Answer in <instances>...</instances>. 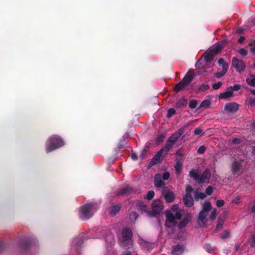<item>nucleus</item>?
Returning a JSON list of instances; mask_svg holds the SVG:
<instances>
[{"instance_id": "obj_1", "label": "nucleus", "mask_w": 255, "mask_h": 255, "mask_svg": "<svg viewBox=\"0 0 255 255\" xmlns=\"http://www.w3.org/2000/svg\"><path fill=\"white\" fill-rule=\"evenodd\" d=\"M49 144L46 148V152L49 153L64 145L63 140L57 135H53L48 140Z\"/></svg>"}, {"instance_id": "obj_2", "label": "nucleus", "mask_w": 255, "mask_h": 255, "mask_svg": "<svg viewBox=\"0 0 255 255\" xmlns=\"http://www.w3.org/2000/svg\"><path fill=\"white\" fill-rule=\"evenodd\" d=\"M133 236L132 230L128 227H124L118 235V239L122 245H124L126 241L131 242Z\"/></svg>"}, {"instance_id": "obj_3", "label": "nucleus", "mask_w": 255, "mask_h": 255, "mask_svg": "<svg viewBox=\"0 0 255 255\" xmlns=\"http://www.w3.org/2000/svg\"><path fill=\"white\" fill-rule=\"evenodd\" d=\"M93 208L94 205L91 203L86 204L82 206L80 209L79 216L80 218L83 220H86L92 217L93 215L92 212Z\"/></svg>"}, {"instance_id": "obj_4", "label": "nucleus", "mask_w": 255, "mask_h": 255, "mask_svg": "<svg viewBox=\"0 0 255 255\" xmlns=\"http://www.w3.org/2000/svg\"><path fill=\"white\" fill-rule=\"evenodd\" d=\"M168 152L164 147L162 148L153 156L148 164V167L150 168L154 165L161 163L163 160V158L168 154Z\"/></svg>"}, {"instance_id": "obj_5", "label": "nucleus", "mask_w": 255, "mask_h": 255, "mask_svg": "<svg viewBox=\"0 0 255 255\" xmlns=\"http://www.w3.org/2000/svg\"><path fill=\"white\" fill-rule=\"evenodd\" d=\"M163 209L162 202L159 199L155 200L152 204V210L149 211L148 214L151 217H155L160 214Z\"/></svg>"}, {"instance_id": "obj_6", "label": "nucleus", "mask_w": 255, "mask_h": 255, "mask_svg": "<svg viewBox=\"0 0 255 255\" xmlns=\"http://www.w3.org/2000/svg\"><path fill=\"white\" fill-rule=\"evenodd\" d=\"M140 193L139 190L135 189L129 185H126L119 189L116 194L118 196H129L134 193Z\"/></svg>"}, {"instance_id": "obj_7", "label": "nucleus", "mask_w": 255, "mask_h": 255, "mask_svg": "<svg viewBox=\"0 0 255 255\" xmlns=\"http://www.w3.org/2000/svg\"><path fill=\"white\" fill-rule=\"evenodd\" d=\"M221 48L219 47H216L214 49L210 50L205 52L203 56H204V59L206 63V65L208 66L211 61L213 60L215 56L220 51Z\"/></svg>"}, {"instance_id": "obj_8", "label": "nucleus", "mask_w": 255, "mask_h": 255, "mask_svg": "<svg viewBox=\"0 0 255 255\" xmlns=\"http://www.w3.org/2000/svg\"><path fill=\"white\" fill-rule=\"evenodd\" d=\"M162 194L167 203L173 202L175 199V194L168 187H163Z\"/></svg>"}, {"instance_id": "obj_9", "label": "nucleus", "mask_w": 255, "mask_h": 255, "mask_svg": "<svg viewBox=\"0 0 255 255\" xmlns=\"http://www.w3.org/2000/svg\"><path fill=\"white\" fill-rule=\"evenodd\" d=\"M179 138L180 137H178V135L174 132L168 138L164 147L166 148L167 151H169L172 149L173 145L179 139Z\"/></svg>"}, {"instance_id": "obj_10", "label": "nucleus", "mask_w": 255, "mask_h": 255, "mask_svg": "<svg viewBox=\"0 0 255 255\" xmlns=\"http://www.w3.org/2000/svg\"><path fill=\"white\" fill-rule=\"evenodd\" d=\"M166 221H165V226L167 228H171L172 225L170 224H172L173 226H175L177 224V221L175 220V217L174 215L168 211L166 212Z\"/></svg>"}, {"instance_id": "obj_11", "label": "nucleus", "mask_w": 255, "mask_h": 255, "mask_svg": "<svg viewBox=\"0 0 255 255\" xmlns=\"http://www.w3.org/2000/svg\"><path fill=\"white\" fill-rule=\"evenodd\" d=\"M243 162V161L242 160H240L237 161H235L232 163L231 169L234 175L239 176L241 174L242 164Z\"/></svg>"}, {"instance_id": "obj_12", "label": "nucleus", "mask_w": 255, "mask_h": 255, "mask_svg": "<svg viewBox=\"0 0 255 255\" xmlns=\"http://www.w3.org/2000/svg\"><path fill=\"white\" fill-rule=\"evenodd\" d=\"M232 66L236 70L240 72L243 71L245 68V64L243 61L233 57L232 60Z\"/></svg>"}, {"instance_id": "obj_13", "label": "nucleus", "mask_w": 255, "mask_h": 255, "mask_svg": "<svg viewBox=\"0 0 255 255\" xmlns=\"http://www.w3.org/2000/svg\"><path fill=\"white\" fill-rule=\"evenodd\" d=\"M211 173L208 169H206L201 175H199L198 183H209L211 177Z\"/></svg>"}, {"instance_id": "obj_14", "label": "nucleus", "mask_w": 255, "mask_h": 255, "mask_svg": "<svg viewBox=\"0 0 255 255\" xmlns=\"http://www.w3.org/2000/svg\"><path fill=\"white\" fill-rule=\"evenodd\" d=\"M239 108V105L235 102L227 103L225 104L224 110L228 113H234L236 112Z\"/></svg>"}, {"instance_id": "obj_15", "label": "nucleus", "mask_w": 255, "mask_h": 255, "mask_svg": "<svg viewBox=\"0 0 255 255\" xmlns=\"http://www.w3.org/2000/svg\"><path fill=\"white\" fill-rule=\"evenodd\" d=\"M183 201L187 207H191L194 205V200L191 194H185L183 198Z\"/></svg>"}, {"instance_id": "obj_16", "label": "nucleus", "mask_w": 255, "mask_h": 255, "mask_svg": "<svg viewBox=\"0 0 255 255\" xmlns=\"http://www.w3.org/2000/svg\"><path fill=\"white\" fill-rule=\"evenodd\" d=\"M194 75V70L190 69L186 73V74L185 75L182 81H183V82L187 86L192 81Z\"/></svg>"}, {"instance_id": "obj_17", "label": "nucleus", "mask_w": 255, "mask_h": 255, "mask_svg": "<svg viewBox=\"0 0 255 255\" xmlns=\"http://www.w3.org/2000/svg\"><path fill=\"white\" fill-rule=\"evenodd\" d=\"M154 184L156 187H165V182L162 179V176L160 174H156L154 177Z\"/></svg>"}, {"instance_id": "obj_18", "label": "nucleus", "mask_w": 255, "mask_h": 255, "mask_svg": "<svg viewBox=\"0 0 255 255\" xmlns=\"http://www.w3.org/2000/svg\"><path fill=\"white\" fill-rule=\"evenodd\" d=\"M191 221V216L190 214H186L184 218L179 222L178 227L179 229L184 228Z\"/></svg>"}, {"instance_id": "obj_19", "label": "nucleus", "mask_w": 255, "mask_h": 255, "mask_svg": "<svg viewBox=\"0 0 255 255\" xmlns=\"http://www.w3.org/2000/svg\"><path fill=\"white\" fill-rule=\"evenodd\" d=\"M184 250V246L178 244L173 247L171 252L172 255H181L183 253Z\"/></svg>"}, {"instance_id": "obj_20", "label": "nucleus", "mask_w": 255, "mask_h": 255, "mask_svg": "<svg viewBox=\"0 0 255 255\" xmlns=\"http://www.w3.org/2000/svg\"><path fill=\"white\" fill-rule=\"evenodd\" d=\"M121 208V206L120 204L112 205L109 209V212L110 214L115 215L120 210Z\"/></svg>"}, {"instance_id": "obj_21", "label": "nucleus", "mask_w": 255, "mask_h": 255, "mask_svg": "<svg viewBox=\"0 0 255 255\" xmlns=\"http://www.w3.org/2000/svg\"><path fill=\"white\" fill-rule=\"evenodd\" d=\"M174 168L177 174H180L183 168V163L178 158L176 159Z\"/></svg>"}, {"instance_id": "obj_22", "label": "nucleus", "mask_w": 255, "mask_h": 255, "mask_svg": "<svg viewBox=\"0 0 255 255\" xmlns=\"http://www.w3.org/2000/svg\"><path fill=\"white\" fill-rule=\"evenodd\" d=\"M187 100L185 98H181L179 99L175 104V108H182L184 107L187 104Z\"/></svg>"}, {"instance_id": "obj_23", "label": "nucleus", "mask_w": 255, "mask_h": 255, "mask_svg": "<svg viewBox=\"0 0 255 255\" xmlns=\"http://www.w3.org/2000/svg\"><path fill=\"white\" fill-rule=\"evenodd\" d=\"M218 62L220 65L222 66V70L224 71V72H227L228 70L229 65L225 61L224 59L223 58H220Z\"/></svg>"}, {"instance_id": "obj_24", "label": "nucleus", "mask_w": 255, "mask_h": 255, "mask_svg": "<svg viewBox=\"0 0 255 255\" xmlns=\"http://www.w3.org/2000/svg\"><path fill=\"white\" fill-rule=\"evenodd\" d=\"M224 220H225V217L224 216H220L218 217V220H217L218 223H217V226H216V229H215L216 231H218L220 230L222 228Z\"/></svg>"}, {"instance_id": "obj_25", "label": "nucleus", "mask_w": 255, "mask_h": 255, "mask_svg": "<svg viewBox=\"0 0 255 255\" xmlns=\"http://www.w3.org/2000/svg\"><path fill=\"white\" fill-rule=\"evenodd\" d=\"M187 85L182 80L177 83L174 87V90L176 92H179L183 90Z\"/></svg>"}, {"instance_id": "obj_26", "label": "nucleus", "mask_w": 255, "mask_h": 255, "mask_svg": "<svg viewBox=\"0 0 255 255\" xmlns=\"http://www.w3.org/2000/svg\"><path fill=\"white\" fill-rule=\"evenodd\" d=\"M233 93L232 90H228V91L220 93L219 95L220 99H227L232 97Z\"/></svg>"}, {"instance_id": "obj_27", "label": "nucleus", "mask_w": 255, "mask_h": 255, "mask_svg": "<svg viewBox=\"0 0 255 255\" xmlns=\"http://www.w3.org/2000/svg\"><path fill=\"white\" fill-rule=\"evenodd\" d=\"M189 124L187 123L185 125L181 127L175 133L178 135V137H180V136L184 133V132L186 130V128L189 126Z\"/></svg>"}, {"instance_id": "obj_28", "label": "nucleus", "mask_w": 255, "mask_h": 255, "mask_svg": "<svg viewBox=\"0 0 255 255\" xmlns=\"http://www.w3.org/2000/svg\"><path fill=\"white\" fill-rule=\"evenodd\" d=\"M189 176L198 182L199 174L195 170H191L190 171Z\"/></svg>"}, {"instance_id": "obj_29", "label": "nucleus", "mask_w": 255, "mask_h": 255, "mask_svg": "<svg viewBox=\"0 0 255 255\" xmlns=\"http://www.w3.org/2000/svg\"><path fill=\"white\" fill-rule=\"evenodd\" d=\"M206 197V194L203 192H198L197 191L194 192V198L196 200L203 199Z\"/></svg>"}, {"instance_id": "obj_30", "label": "nucleus", "mask_w": 255, "mask_h": 255, "mask_svg": "<svg viewBox=\"0 0 255 255\" xmlns=\"http://www.w3.org/2000/svg\"><path fill=\"white\" fill-rule=\"evenodd\" d=\"M212 208L211 204L209 201H206L205 202L202 208V211H204L205 212H208L211 210Z\"/></svg>"}, {"instance_id": "obj_31", "label": "nucleus", "mask_w": 255, "mask_h": 255, "mask_svg": "<svg viewBox=\"0 0 255 255\" xmlns=\"http://www.w3.org/2000/svg\"><path fill=\"white\" fill-rule=\"evenodd\" d=\"M252 78H247L246 80L247 83L251 86H255V76H252Z\"/></svg>"}, {"instance_id": "obj_32", "label": "nucleus", "mask_w": 255, "mask_h": 255, "mask_svg": "<svg viewBox=\"0 0 255 255\" xmlns=\"http://www.w3.org/2000/svg\"><path fill=\"white\" fill-rule=\"evenodd\" d=\"M83 243V237H78L76 238L74 240V243L76 246L80 247Z\"/></svg>"}, {"instance_id": "obj_33", "label": "nucleus", "mask_w": 255, "mask_h": 255, "mask_svg": "<svg viewBox=\"0 0 255 255\" xmlns=\"http://www.w3.org/2000/svg\"><path fill=\"white\" fill-rule=\"evenodd\" d=\"M206 212L201 210L199 214L198 219L202 222H204L206 218L207 213Z\"/></svg>"}, {"instance_id": "obj_34", "label": "nucleus", "mask_w": 255, "mask_h": 255, "mask_svg": "<svg viewBox=\"0 0 255 255\" xmlns=\"http://www.w3.org/2000/svg\"><path fill=\"white\" fill-rule=\"evenodd\" d=\"M211 104V102H210V101L209 100H207V99H206V100H204V101H203L200 105V108H208L210 106Z\"/></svg>"}, {"instance_id": "obj_35", "label": "nucleus", "mask_w": 255, "mask_h": 255, "mask_svg": "<svg viewBox=\"0 0 255 255\" xmlns=\"http://www.w3.org/2000/svg\"><path fill=\"white\" fill-rule=\"evenodd\" d=\"M204 248L206 251L209 253H211L215 250V247H212L209 244H206L204 246Z\"/></svg>"}, {"instance_id": "obj_36", "label": "nucleus", "mask_w": 255, "mask_h": 255, "mask_svg": "<svg viewBox=\"0 0 255 255\" xmlns=\"http://www.w3.org/2000/svg\"><path fill=\"white\" fill-rule=\"evenodd\" d=\"M125 142V138L123 137L122 139H121L120 141V143L118 144L117 146L118 150H120L121 149L124 148L126 146V143Z\"/></svg>"}, {"instance_id": "obj_37", "label": "nucleus", "mask_w": 255, "mask_h": 255, "mask_svg": "<svg viewBox=\"0 0 255 255\" xmlns=\"http://www.w3.org/2000/svg\"><path fill=\"white\" fill-rule=\"evenodd\" d=\"M210 86L208 84H202L199 86L198 89L200 91H205L208 90Z\"/></svg>"}, {"instance_id": "obj_38", "label": "nucleus", "mask_w": 255, "mask_h": 255, "mask_svg": "<svg viewBox=\"0 0 255 255\" xmlns=\"http://www.w3.org/2000/svg\"><path fill=\"white\" fill-rule=\"evenodd\" d=\"M241 88L240 85L239 84H236L234 85L233 86H230L228 88V90H232V92L233 93V91H237L239 90Z\"/></svg>"}, {"instance_id": "obj_39", "label": "nucleus", "mask_w": 255, "mask_h": 255, "mask_svg": "<svg viewBox=\"0 0 255 255\" xmlns=\"http://www.w3.org/2000/svg\"><path fill=\"white\" fill-rule=\"evenodd\" d=\"M30 244L31 243L29 240H25L22 241L20 245L22 248L24 249H27L30 247Z\"/></svg>"}, {"instance_id": "obj_40", "label": "nucleus", "mask_w": 255, "mask_h": 255, "mask_svg": "<svg viewBox=\"0 0 255 255\" xmlns=\"http://www.w3.org/2000/svg\"><path fill=\"white\" fill-rule=\"evenodd\" d=\"M197 101L196 100H192L190 101L189 106L191 109H194L197 105Z\"/></svg>"}, {"instance_id": "obj_41", "label": "nucleus", "mask_w": 255, "mask_h": 255, "mask_svg": "<svg viewBox=\"0 0 255 255\" xmlns=\"http://www.w3.org/2000/svg\"><path fill=\"white\" fill-rule=\"evenodd\" d=\"M216 216H217V210H216V209H214L211 212V213L210 216V219L212 221H213L216 218Z\"/></svg>"}, {"instance_id": "obj_42", "label": "nucleus", "mask_w": 255, "mask_h": 255, "mask_svg": "<svg viewBox=\"0 0 255 255\" xmlns=\"http://www.w3.org/2000/svg\"><path fill=\"white\" fill-rule=\"evenodd\" d=\"M175 113L176 111L174 109L170 108L168 110L166 116L167 118H171Z\"/></svg>"}, {"instance_id": "obj_43", "label": "nucleus", "mask_w": 255, "mask_h": 255, "mask_svg": "<svg viewBox=\"0 0 255 255\" xmlns=\"http://www.w3.org/2000/svg\"><path fill=\"white\" fill-rule=\"evenodd\" d=\"M154 195H155V193H154V191L150 190L148 192L147 196L146 197V199H147L148 200H151L154 197Z\"/></svg>"}, {"instance_id": "obj_44", "label": "nucleus", "mask_w": 255, "mask_h": 255, "mask_svg": "<svg viewBox=\"0 0 255 255\" xmlns=\"http://www.w3.org/2000/svg\"><path fill=\"white\" fill-rule=\"evenodd\" d=\"M206 150V147L205 146H200L197 150V153L199 154H203Z\"/></svg>"}, {"instance_id": "obj_45", "label": "nucleus", "mask_w": 255, "mask_h": 255, "mask_svg": "<svg viewBox=\"0 0 255 255\" xmlns=\"http://www.w3.org/2000/svg\"><path fill=\"white\" fill-rule=\"evenodd\" d=\"M222 85V83L221 82H218L216 83H214L212 85V88L214 90L219 89Z\"/></svg>"}, {"instance_id": "obj_46", "label": "nucleus", "mask_w": 255, "mask_h": 255, "mask_svg": "<svg viewBox=\"0 0 255 255\" xmlns=\"http://www.w3.org/2000/svg\"><path fill=\"white\" fill-rule=\"evenodd\" d=\"M226 73V72H224V71H222L221 72H217L215 74V75L216 78H220L222 77Z\"/></svg>"}, {"instance_id": "obj_47", "label": "nucleus", "mask_w": 255, "mask_h": 255, "mask_svg": "<svg viewBox=\"0 0 255 255\" xmlns=\"http://www.w3.org/2000/svg\"><path fill=\"white\" fill-rule=\"evenodd\" d=\"M250 46L251 51L255 55V40L250 43Z\"/></svg>"}, {"instance_id": "obj_48", "label": "nucleus", "mask_w": 255, "mask_h": 255, "mask_svg": "<svg viewBox=\"0 0 255 255\" xmlns=\"http://www.w3.org/2000/svg\"><path fill=\"white\" fill-rule=\"evenodd\" d=\"M205 192L208 195H211L213 192V187L211 186H209L206 189Z\"/></svg>"}, {"instance_id": "obj_49", "label": "nucleus", "mask_w": 255, "mask_h": 255, "mask_svg": "<svg viewBox=\"0 0 255 255\" xmlns=\"http://www.w3.org/2000/svg\"><path fill=\"white\" fill-rule=\"evenodd\" d=\"M239 53L243 56H246L247 55V51L245 48H241L239 50Z\"/></svg>"}, {"instance_id": "obj_50", "label": "nucleus", "mask_w": 255, "mask_h": 255, "mask_svg": "<svg viewBox=\"0 0 255 255\" xmlns=\"http://www.w3.org/2000/svg\"><path fill=\"white\" fill-rule=\"evenodd\" d=\"M193 189L192 186L188 185L186 187V194L189 193L191 194V193L193 191Z\"/></svg>"}, {"instance_id": "obj_51", "label": "nucleus", "mask_w": 255, "mask_h": 255, "mask_svg": "<svg viewBox=\"0 0 255 255\" xmlns=\"http://www.w3.org/2000/svg\"><path fill=\"white\" fill-rule=\"evenodd\" d=\"M224 204H225V202L223 200L220 199V200H218L216 201V206L218 207H222L224 205Z\"/></svg>"}, {"instance_id": "obj_52", "label": "nucleus", "mask_w": 255, "mask_h": 255, "mask_svg": "<svg viewBox=\"0 0 255 255\" xmlns=\"http://www.w3.org/2000/svg\"><path fill=\"white\" fill-rule=\"evenodd\" d=\"M170 176V174L168 172H165L162 176V179L165 180H168Z\"/></svg>"}, {"instance_id": "obj_53", "label": "nucleus", "mask_w": 255, "mask_h": 255, "mask_svg": "<svg viewBox=\"0 0 255 255\" xmlns=\"http://www.w3.org/2000/svg\"><path fill=\"white\" fill-rule=\"evenodd\" d=\"M220 237L222 239H225L226 238L228 237L229 232L227 230L224 231L223 233L221 234Z\"/></svg>"}, {"instance_id": "obj_54", "label": "nucleus", "mask_w": 255, "mask_h": 255, "mask_svg": "<svg viewBox=\"0 0 255 255\" xmlns=\"http://www.w3.org/2000/svg\"><path fill=\"white\" fill-rule=\"evenodd\" d=\"M203 130L200 128H197L194 131V134L196 135H199L202 134Z\"/></svg>"}, {"instance_id": "obj_55", "label": "nucleus", "mask_w": 255, "mask_h": 255, "mask_svg": "<svg viewBox=\"0 0 255 255\" xmlns=\"http://www.w3.org/2000/svg\"><path fill=\"white\" fill-rule=\"evenodd\" d=\"M174 216L175 217V219H176L179 220L182 218V214L180 211H177L175 213Z\"/></svg>"}, {"instance_id": "obj_56", "label": "nucleus", "mask_w": 255, "mask_h": 255, "mask_svg": "<svg viewBox=\"0 0 255 255\" xmlns=\"http://www.w3.org/2000/svg\"><path fill=\"white\" fill-rule=\"evenodd\" d=\"M164 138V136L163 135H160L157 138L156 141L159 143H161L163 141Z\"/></svg>"}, {"instance_id": "obj_57", "label": "nucleus", "mask_w": 255, "mask_h": 255, "mask_svg": "<svg viewBox=\"0 0 255 255\" xmlns=\"http://www.w3.org/2000/svg\"><path fill=\"white\" fill-rule=\"evenodd\" d=\"M249 103L252 105H255V98L250 97L249 98Z\"/></svg>"}, {"instance_id": "obj_58", "label": "nucleus", "mask_w": 255, "mask_h": 255, "mask_svg": "<svg viewBox=\"0 0 255 255\" xmlns=\"http://www.w3.org/2000/svg\"><path fill=\"white\" fill-rule=\"evenodd\" d=\"M240 142V140L237 138H235L232 140V143L235 144H239Z\"/></svg>"}, {"instance_id": "obj_59", "label": "nucleus", "mask_w": 255, "mask_h": 255, "mask_svg": "<svg viewBox=\"0 0 255 255\" xmlns=\"http://www.w3.org/2000/svg\"><path fill=\"white\" fill-rule=\"evenodd\" d=\"M131 158L134 160V161H136L138 159V156L137 155V154L135 153H132L131 154Z\"/></svg>"}, {"instance_id": "obj_60", "label": "nucleus", "mask_w": 255, "mask_h": 255, "mask_svg": "<svg viewBox=\"0 0 255 255\" xmlns=\"http://www.w3.org/2000/svg\"><path fill=\"white\" fill-rule=\"evenodd\" d=\"M245 40V37L244 36H241L238 39V42L240 43H242L244 40Z\"/></svg>"}, {"instance_id": "obj_61", "label": "nucleus", "mask_w": 255, "mask_h": 255, "mask_svg": "<svg viewBox=\"0 0 255 255\" xmlns=\"http://www.w3.org/2000/svg\"><path fill=\"white\" fill-rule=\"evenodd\" d=\"M176 154L177 156H179L181 157L183 156V154H182L181 152V150L180 149L178 150L176 152Z\"/></svg>"}, {"instance_id": "obj_62", "label": "nucleus", "mask_w": 255, "mask_h": 255, "mask_svg": "<svg viewBox=\"0 0 255 255\" xmlns=\"http://www.w3.org/2000/svg\"><path fill=\"white\" fill-rule=\"evenodd\" d=\"M131 216H133L135 219H136L138 216V214H137L136 212H132L131 213Z\"/></svg>"}, {"instance_id": "obj_63", "label": "nucleus", "mask_w": 255, "mask_h": 255, "mask_svg": "<svg viewBox=\"0 0 255 255\" xmlns=\"http://www.w3.org/2000/svg\"><path fill=\"white\" fill-rule=\"evenodd\" d=\"M250 211L251 213H255V204L251 208Z\"/></svg>"}, {"instance_id": "obj_64", "label": "nucleus", "mask_w": 255, "mask_h": 255, "mask_svg": "<svg viewBox=\"0 0 255 255\" xmlns=\"http://www.w3.org/2000/svg\"><path fill=\"white\" fill-rule=\"evenodd\" d=\"M178 208V205H174L172 207V210L173 211H176Z\"/></svg>"}]
</instances>
